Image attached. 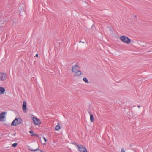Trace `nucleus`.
Returning a JSON list of instances; mask_svg holds the SVG:
<instances>
[{
  "label": "nucleus",
  "instance_id": "4be33fe9",
  "mask_svg": "<svg viewBox=\"0 0 152 152\" xmlns=\"http://www.w3.org/2000/svg\"><path fill=\"white\" fill-rule=\"evenodd\" d=\"M2 28V27L1 26H0V28L1 29V28Z\"/></svg>",
  "mask_w": 152,
  "mask_h": 152
},
{
  "label": "nucleus",
  "instance_id": "f03ea898",
  "mask_svg": "<svg viewBox=\"0 0 152 152\" xmlns=\"http://www.w3.org/2000/svg\"><path fill=\"white\" fill-rule=\"evenodd\" d=\"M120 39L123 42L128 44L130 43V39L125 36H121L120 37Z\"/></svg>",
  "mask_w": 152,
  "mask_h": 152
},
{
  "label": "nucleus",
  "instance_id": "a211bd4d",
  "mask_svg": "<svg viewBox=\"0 0 152 152\" xmlns=\"http://www.w3.org/2000/svg\"><path fill=\"white\" fill-rule=\"evenodd\" d=\"M43 138L45 140V142H46L47 141L45 137H43Z\"/></svg>",
  "mask_w": 152,
  "mask_h": 152
},
{
  "label": "nucleus",
  "instance_id": "b1692460",
  "mask_svg": "<svg viewBox=\"0 0 152 152\" xmlns=\"http://www.w3.org/2000/svg\"><path fill=\"white\" fill-rule=\"evenodd\" d=\"M1 23V24H2V23Z\"/></svg>",
  "mask_w": 152,
  "mask_h": 152
},
{
  "label": "nucleus",
  "instance_id": "9b49d317",
  "mask_svg": "<svg viewBox=\"0 0 152 152\" xmlns=\"http://www.w3.org/2000/svg\"><path fill=\"white\" fill-rule=\"evenodd\" d=\"M75 74L74 75V76H79L81 74V72L79 70H78L76 72H75Z\"/></svg>",
  "mask_w": 152,
  "mask_h": 152
},
{
  "label": "nucleus",
  "instance_id": "0eeeda50",
  "mask_svg": "<svg viewBox=\"0 0 152 152\" xmlns=\"http://www.w3.org/2000/svg\"><path fill=\"white\" fill-rule=\"evenodd\" d=\"M26 105L27 103L26 102V101H24L22 105V109L23 112L25 113L27 111Z\"/></svg>",
  "mask_w": 152,
  "mask_h": 152
},
{
  "label": "nucleus",
  "instance_id": "f8f14e48",
  "mask_svg": "<svg viewBox=\"0 0 152 152\" xmlns=\"http://www.w3.org/2000/svg\"><path fill=\"white\" fill-rule=\"evenodd\" d=\"M59 123H58V124L55 127V130L56 131L59 130L61 128L60 126L58 124Z\"/></svg>",
  "mask_w": 152,
  "mask_h": 152
},
{
  "label": "nucleus",
  "instance_id": "1a4fd4ad",
  "mask_svg": "<svg viewBox=\"0 0 152 152\" xmlns=\"http://www.w3.org/2000/svg\"><path fill=\"white\" fill-rule=\"evenodd\" d=\"M6 113V112H3L0 114V121H3L5 117V115Z\"/></svg>",
  "mask_w": 152,
  "mask_h": 152
},
{
  "label": "nucleus",
  "instance_id": "423d86ee",
  "mask_svg": "<svg viewBox=\"0 0 152 152\" xmlns=\"http://www.w3.org/2000/svg\"><path fill=\"white\" fill-rule=\"evenodd\" d=\"M79 69V67L77 65H75L72 66V70L73 72H76V71Z\"/></svg>",
  "mask_w": 152,
  "mask_h": 152
},
{
  "label": "nucleus",
  "instance_id": "aec40b11",
  "mask_svg": "<svg viewBox=\"0 0 152 152\" xmlns=\"http://www.w3.org/2000/svg\"><path fill=\"white\" fill-rule=\"evenodd\" d=\"M38 54H37L35 56H36V57H38Z\"/></svg>",
  "mask_w": 152,
  "mask_h": 152
},
{
  "label": "nucleus",
  "instance_id": "dca6fc26",
  "mask_svg": "<svg viewBox=\"0 0 152 152\" xmlns=\"http://www.w3.org/2000/svg\"><path fill=\"white\" fill-rule=\"evenodd\" d=\"M18 143L17 142H15L14 144H12V146L13 147H15L17 146Z\"/></svg>",
  "mask_w": 152,
  "mask_h": 152
},
{
  "label": "nucleus",
  "instance_id": "7ed1b4c3",
  "mask_svg": "<svg viewBox=\"0 0 152 152\" xmlns=\"http://www.w3.org/2000/svg\"><path fill=\"white\" fill-rule=\"evenodd\" d=\"M75 144L78 148V151L80 152H87V151L86 148L84 146L81 145H79L77 143H75Z\"/></svg>",
  "mask_w": 152,
  "mask_h": 152
},
{
  "label": "nucleus",
  "instance_id": "6ab92c4d",
  "mask_svg": "<svg viewBox=\"0 0 152 152\" xmlns=\"http://www.w3.org/2000/svg\"><path fill=\"white\" fill-rule=\"evenodd\" d=\"M80 42H82L83 43H85L84 42H81V41H80L79 42V43H80Z\"/></svg>",
  "mask_w": 152,
  "mask_h": 152
},
{
  "label": "nucleus",
  "instance_id": "20e7f679",
  "mask_svg": "<svg viewBox=\"0 0 152 152\" xmlns=\"http://www.w3.org/2000/svg\"><path fill=\"white\" fill-rule=\"evenodd\" d=\"M7 78V74L3 72L0 73V81L1 82H4L5 81Z\"/></svg>",
  "mask_w": 152,
  "mask_h": 152
},
{
  "label": "nucleus",
  "instance_id": "412c9836",
  "mask_svg": "<svg viewBox=\"0 0 152 152\" xmlns=\"http://www.w3.org/2000/svg\"><path fill=\"white\" fill-rule=\"evenodd\" d=\"M137 107H138V108H140V106H139V105H138V106H137Z\"/></svg>",
  "mask_w": 152,
  "mask_h": 152
},
{
  "label": "nucleus",
  "instance_id": "4468645a",
  "mask_svg": "<svg viewBox=\"0 0 152 152\" xmlns=\"http://www.w3.org/2000/svg\"><path fill=\"white\" fill-rule=\"evenodd\" d=\"M83 81H84L86 83H89L88 80L86 77H84L83 78Z\"/></svg>",
  "mask_w": 152,
  "mask_h": 152
},
{
  "label": "nucleus",
  "instance_id": "ddd939ff",
  "mask_svg": "<svg viewBox=\"0 0 152 152\" xmlns=\"http://www.w3.org/2000/svg\"><path fill=\"white\" fill-rule=\"evenodd\" d=\"M90 120L91 122H93L94 121V117L92 114H90Z\"/></svg>",
  "mask_w": 152,
  "mask_h": 152
},
{
  "label": "nucleus",
  "instance_id": "5701e85b",
  "mask_svg": "<svg viewBox=\"0 0 152 152\" xmlns=\"http://www.w3.org/2000/svg\"><path fill=\"white\" fill-rule=\"evenodd\" d=\"M89 114H90V113L89 112Z\"/></svg>",
  "mask_w": 152,
  "mask_h": 152
},
{
  "label": "nucleus",
  "instance_id": "f3484780",
  "mask_svg": "<svg viewBox=\"0 0 152 152\" xmlns=\"http://www.w3.org/2000/svg\"><path fill=\"white\" fill-rule=\"evenodd\" d=\"M121 152H125V149L124 148H122L121 149Z\"/></svg>",
  "mask_w": 152,
  "mask_h": 152
},
{
  "label": "nucleus",
  "instance_id": "39448f33",
  "mask_svg": "<svg viewBox=\"0 0 152 152\" xmlns=\"http://www.w3.org/2000/svg\"><path fill=\"white\" fill-rule=\"evenodd\" d=\"M33 122L36 125H39L41 124L40 120L37 118L33 117Z\"/></svg>",
  "mask_w": 152,
  "mask_h": 152
},
{
  "label": "nucleus",
  "instance_id": "6e6552de",
  "mask_svg": "<svg viewBox=\"0 0 152 152\" xmlns=\"http://www.w3.org/2000/svg\"><path fill=\"white\" fill-rule=\"evenodd\" d=\"M25 7L24 4H21L19 6L18 9L20 13L21 12H23L24 11V7Z\"/></svg>",
  "mask_w": 152,
  "mask_h": 152
},
{
  "label": "nucleus",
  "instance_id": "f257e3e1",
  "mask_svg": "<svg viewBox=\"0 0 152 152\" xmlns=\"http://www.w3.org/2000/svg\"><path fill=\"white\" fill-rule=\"evenodd\" d=\"M22 118L18 117V118H16L11 123V126H17L22 123Z\"/></svg>",
  "mask_w": 152,
  "mask_h": 152
},
{
  "label": "nucleus",
  "instance_id": "2eb2a0df",
  "mask_svg": "<svg viewBox=\"0 0 152 152\" xmlns=\"http://www.w3.org/2000/svg\"><path fill=\"white\" fill-rule=\"evenodd\" d=\"M29 133L31 134L32 136H35V134L31 130L29 131Z\"/></svg>",
  "mask_w": 152,
  "mask_h": 152
},
{
  "label": "nucleus",
  "instance_id": "9d476101",
  "mask_svg": "<svg viewBox=\"0 0 152 152\" xmlns=\"http://www.w3.org/2000/svg\"><path fill=\"white\" fill-rule=\"evenodd\" d=\"M5 90L4 87H0V94H4Z\"/></svg>",
  "mask_w": 152,
  "mask_h": 152
}]
</instances>
